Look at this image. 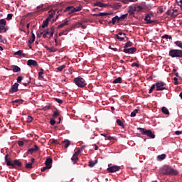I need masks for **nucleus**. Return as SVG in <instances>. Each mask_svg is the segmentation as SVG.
Segmentation results:
<instances>
[{
	"instance_id": "obj_1",
	"label": "nucleus",
	"mask_w": 182,
	"mask_h": 182,
	"mask_svg": "<svg viewBox=\"0 0 182 182\" xmlns=\"http://www.w3.org/2000/svg\"><path fill=\"white\" fill-rule=\"evenodd\" d=\"M159 173L161 176H177L178 172L171 166H169V165H164L159 169Z\"/></svg>"
},
{
	"instance_id": "obj_2",
	"label": "nucleus",
	"mask_w": 182,
	"mask_h": 182,
	"mask_svg": "<svg viewBox=\"0 0 182 182\" xmlns=\"http://www.w3.org/2000/svg\"><path fill=\"white\" fill-rule=\"evenodd\" d=\"M4 160L6 165L11 166L12 168H21L22 166V163L18 159H14V161H11L9 154L5 156Z\"/></svg>"
},
{
	"instance_id": "obj_3",
	"label": "nucleus",
	"mask_w": 182,
	"mask_h": 182,
	"mask_svg": "<svg viewBox=\"0 0 182 182\" xmlns=\"http://www.w3.org/2000/svg\"><path fill=\"white\" fill-rule=\"evenodd\" d=\"M137 130L139 131V132L144 136H146L151 139H154L156 135L154 134V133H153L152 131H151V129H146L144 128H137Z\"/></svg>"
},
{
	"instance_id": "obj_4",
	"label": "nucleus",
	"mask_w": 182,
	"mask_h": 182,
	"mask_svg": "<svg viewBox=\"0 0 182 182\" xmlns=\"http://www.w3.org/2000/svg\"><path fill=\"white\" fill-rule=\"evenodd\" d=\"M168 55L171 58H182V50L181 49H171V50H169Z\"/></svg>"
},
{
	"instance_id": "obj_5",
	"label": "nucleus",
	"mask_w": 182,
	"mask_h": 182,
	"mask_svg": "<svg viewBox=\"0 0 182 182\" xmlns=\"http://www.w3.org/2000/svg\"><path fill=\"white\" fill-rule=\"evenodd\" d=\"M74 83L79 87H85L87 86V82L81 77L74 78Z\"/></svg>"
},
{
	"instance_id": "obj_6",
	"label": "nucleus",
	"mask_w": 182,
	"mask_h": 182,
	"mask_svg": "<svg viewBox=\"0 0 182 182\" xmlns=\"http://www.w3.org/2000/svg\"><path fill=\"white\" fill-rule=\"evenodd\" d=\"M55 26H53L50 29L48 28L46 30H43V31L40 32V35H43L44 33H46V36H49L48 38H52L54 33H55Z\"/></svg>"
},
{
	"instance_id": "obj_7",
	"label": "nucleus",
	"mask_w": 182,
	"mask_h": 182,
	"mask_svg": "<svg viewBox=\"0 0 182 182\" xmlns=\"http://www.w3.org/2000/svg\"><path fill=\"white\" fill-rule=\"evenodd\" d=\"M62 12H68V15H71L73 13L75 12V7L74 6H68L65 9H60L58 11L57 18L58 16L61 14Z\"/></svg>"
},
{
	"instance_id": "obj_8",
	"label": "nucleus",
	"mask_w": 182,
	"mask_h": 182,
	"mask_svg": "<svg viewBox=\"0 0 182 182\" xmlns=\"http://www.w3.org/2000/svg\"><path fill=\"white\" fill-rule=\"evenodd\" d=\"M155 85L156 87V91H163V90H167L166 83L164 82L163 81H158L155 83Z\"/></svg>"
},
{
	"instance_id": "obj_9",
	"label": "nucleus",
	"mask_w": 182,
	"mask_h": 182,
	"mask_svg": "<svg viewBox=\"0 0 182 182\" xmlns=\"http://www.w3.org/2000/svg\"><path fill=\"white\" fill-rule=\"evenodd\" d=\"M152 17H154L153 14H147L144 18V21L146 22V23L147 24L156 23V20H151Z\"/></svg>"
},
{
	"instance_id": "obj_10",
	"label": "nucleus",
	"mask_w": 182,
	"mask_h": 182,
	"mask_svg": "<svg viewBox=\"0 0 182 182\" xmlns=\"http://www.w3.org/2000/svg\"><path fill=\"white\" fill-rule=\"evenodd\" d=\"M6 26V21L5 19H0V33H6L8 28Z\"/></svg>"
},
{
	"instance_id": "obj_11",
	"label": "nucleus",
	"mask_w": 182,
	"mask_h": 182,
	"mask_svg": "<svg viewBox=\"0 0 182 182\" xmlns=\"http://www.w3.org/2000/svg\"><path fill=\"white\" fill-rule=\"evenodd\" d=\"M120 169H121V166H117V165H114L113 166H109V168H107V171H109V173H114L119 171Z\"/></svg>"
},
{
	"instance_id": "obj_12",
	"label": "nucleus",
	"mask_w": 182,
	"mask_h": 182,
	"mask_svg": "<svg viewBox=\"0 0 182 182\" xmlns=\"http://www.w3.org/2000/svg\"><path fill=\"white\" fill-rule=\"evenodd\" d=\"M39 150V147L38 146H37L36 144L34 145L33 147H32L31 149H29L27 152H26V155H32L33 153L36 152V151Z\"/></svg>"
},
{
	"instance_id": "obj_13",
	"label": "nucleus",
	"mask_w": 182,
	"mask_h": 182,
	"mask_svg": "<svg viewBox=\"0 0 182 182\" xmlns=\"http://www.w3.org/2000/svg\"><path fill=\"white\" fill-rule=\"evenodd\" d=\"M52 163H53V159L50 156H48L46 161H45V165L48 168H52Z\"/></svg>"
},
{
	"instance_id": "obj_14",
	"label": "nucleus",
	"mask_w": 182,
	"mask_h": 182,
	"mask_svg": "<svg viewBox=\"0 0 182 182\" xmlns=\"http://www.w3.org/2000/svg\"><path fill=\"white\" fill-rule=\"evenodd\" d=\"M19 84L16 82L13 85V86L11 87V89H9V92L11 93H14V92H18V87Z\"/></svg>"
},
{
	"instance_id": "obj_15",
	"label": "nucleus",
	"mask_w": 182,
	"mask_h": 182,
	"mask_svg": "<svg viewBox=\"0 0 182 182\" xmlns=\"http://www.w3.org/2000/svg\"><path fill=\"white\" fill-rule=\"evenodd\" d=\"M137 48L135 47H132L130 48H124L123 51L125 53H134L135 52H136Z\"/></svg>"
},
{
	"instance_id": "obj_16",
	"label": "nucleus",
	"mask_w": 182,
	"mask_h": 182,
	"mask_svg": "<svg viewBox=\"0 0 182 182\" xmlns=\"http://www.w3.org/2000/svg\"><path fill=\"white\" fill-rule=\"evenodd\" d=\"M27 65L30 67H38V64L37 63V61L35 60H28L27 61Z\"/></svg>"
},
{
	"instance_id": "obj_17",
	"label": "nucleus",
	"mask_w": 182,
	"mask_h": 182,
	"mask_svg": "<svg viewBox=\"0 0 182 182\" xmlns=\"http://www.w3.org/2000/svg\"><path fill=\"white\" fill-rule=\"evenodd\" d=\"M125 33L119 32L117 35H116V38L120 41H123L125 38Z\"/></svg>"
},
{
	"instance_id": "obj_18",
	"label": "nucleus",
	"mask_w": 182,
	"mask_h": 182,
	"mask_svg": "<svg viewBox=\"0 0 182 182\" xmlns=\"http://www.w3.org/2000/svg\"><path fill=\"white\" fill-rule=\"evenodd\" d=\"M72 161L73 162V164H77V162L79 161L78 156L74 153L73 157L71 158Z\"/></svg>"
},
{
	"instance_id": "obj_19",
	"label": "nucleus",
	"mask_w": 182,
	"mask_h": 182,
	"mask_svg": "<svg viewBox=\"0 0 182 182\" xmlns=\"http://www.w3.org/2000/svg\"><path fill=\"white\" fill-rule=\"evenodd\" d=\"M112 13H106V12H102V13H99V14H94V16H109L112 15Z\"/></svg>"
},
{
	"instance_id": "obj_20",
	"label": "nucleus",
	"mask_w": 182,
	"mask_h": 182,
	"mask_svg": "<svg viewBox=\"0 0 182 182\" xmlns=\"http://www.w3.org/2000/svg\"><path fill=\"white\" fill-rule=\"evenodd\" d=\"M122 7L120 3H114L112 6V8L114 9V10H118L120 9Z\"/></svg>"
},
{
	"instance_id": "obj_21",
	"label": "nucleus",
	"mask_w": 182,
	"mask_h": 182,
	"mask_svg": "<svg viewBox=\"0 0 182 182\" xmlns=\"http://www.w3.org/2000/svg\"><path fill=\"white\" fill-rule=\"evenodd\" d=\"M117 21H118V22L119 21V16L117 15L114 18H112V21H109V23L115 24Z\"/></svg>"
},
{
	"instance_id": "obj_22",
	"label": "nucleus",
	"mask_w": 182,
	"mask_h": 182,
	"mask_svg": "<svg viewBox=\"0 0 182 182\" xmlns=\"http://www.w3.org/2000/svg\"><path fill=\"white\" fill-rule=\"evenodd\" d=\"M63 144H64V148L67 149L70 146L71 143L70 140L65 139L64 141H63Z\"/></svg>"
},
{
	"instance_id": "obj_23",
	"label": "nucleus",
	"mask_w": 182,
	"mask_h": 182,
	"mask_svg": "<svg viewBox=\"0 0 182 182\" xmlns=\"http://www.w3.org/2000/svg\"><path fill=\"white\" fill-rule=\"evenodd\" d=\"M11 68L13 69V73H18V72H21V70L20 67L18 65H12Z\"/></svg>"
},
{
	"instance_id": "obj_24",
	"label": "nucleus",
	"mask_w": 182,
	"mask_h": 182,
	"mask_svg": "<svg viewBox=\"0 0 182 182\" xmlns=\"http://www.w3.org/2000/svg\"><path fill=\"white\" fill-rule=\"evenodd\" d=\"M36 35L33 34V31H32V36L31 38H29L28 40V44H32L33 43V42L36 41Z\"/></svg>"
},
{
	"instance_id": "obj_25",
	"label": "nucleus",
	"mask_w": 182,
	"mask_h": 182,
	"mask_svg": "<svg viewBox=\"0 0 182 182\" xmlns=\"http://www.w3.org/2000/svg\"><path fill=\"white\" fill-rule=\"evenodd\" d=\"M69 23V21L68 20H65L64 21V22L60 25H58V26L57 27L58 29L59 28H62L64 26H66V25H68Z\"/></svg>"
},
{
	"instance_id": "obj_26",
	"label": "nucleus",
	"mask_w": 182,
	"mask_h": 182,
	"mask_svg": "<svg viewBox=\"0 0 182 182\" xmlns=\"http://www.w3.org/2000/svg\"><path fill=\"white\" fill-rule=\"evenodd\" d=\"M14 55H18V56H23V57H26V54L23 53L22 50H18V51L14 53Z\"/></svg>"
},
{
	"instance_id": "obj_27",
	"label": "nucleus",
	"mask_w": 182,
	"mask_h": 182,
	"mask_svg": "<svg viewBox=\"0 0 182 182\" xmlns=\"http://www.w3.org/2000/svg\"><path fill=\"white\" fill-rule=\"evenodd\" d=\"M95 6H100V7H106L107 5L105 4L102 3L101 1H98L94 4Z\"/></svg>"
},
{
	"instance_id": "obj_28",
	"label": "nucleus",
	"mask_w": 182,
	"mask_h": 182,
	"mask_svg": "<svg viewBox=\"0 0 182 182\" xmlns=\"http://www.w3.org/2000/svg\"><path fill=\"white\" fill-rule=\"evenodd\" d=\"M161 111L164 114H166V115L170 114V112L168 109L166 108V107H162Z\"/></svg>"
},
{
	"instance_id": "obj_29",
	"label": "nucleus",
	"mask_w": 182,
	"mask_h": 182,
	"mask_svg": "<svg viewBox=\"0 0 182 182\" xmlns=\"http://www.w3.org/2000/svg\"><path fill=\"white\" fill-rule=\"evenodd\" d=\"M48 23H49V21L48 18H46L45 21H43V24L41 27L43 28H46L48 26Z\"/></svg>"
},
{
	"instance_id": "obj_30",
	"label": "nucleus",
	"mask_w": 182,
	"mask_h": 182,
	"mask_svg": "<svg viewBox=\"0 0 182 182\" xmlns=\"http://www.w3.org/2000/svg\"><path fill=\"white\" fill-rule=\"evenodd\" d=\"M45 48L47 50H48L49 53H55L57 51V49L54 48H50L48 46H45Z\"/></svg>"
},
{
	"instance_id": "obj_31",
	"label": "nucleus",
	"mask_w": 182,
	"mask_h": 182,
	"mask_svg": "<svg viewBox=\"0 0 182 182\" xmlns=\"http://www.w3.org/2000/svg\"><path fill=\"white\" fill-rule=\"evenodd\" d=\"M120 83H122V77L115 78V80L113 81V84H120Z\"/></svg>"
},
{
	"instance_id": "obj_32",
	"label": "nucleus",
	"mask_w": 182,
	"mask_h": 182,
	"mask_svg": "<svg viewBox=\"0 0 182 182\" xmlns=\"http://www.w3.org/2000/svg\"><path fill=\"white\" fill-rule=\"evenodd\" d=\"M166 154L159 155L157 156V160L161 161L164 160L166 159Z\"/></svg>"
},
{
	"instance_id": "obj_33",
	"label": "nucleus",
	"mask_w": 182,
	"mask_h": 182,
	"mask_svg": "<svg viewBox=\"0 0 182 182\" xmlns=\"http://www.w3.org/2000/svg\"><path fill=\"white\" fill-rule=\"evenodd\" d=\"M136 11V9L133 8L132 6H129V13L130 15H134V12Z\"/></svg>"
},
{
	"instance_id": "obj_34",
	"label": "nucleus",
	"mask_w": 182,
	"mask_h": 182,
	"mask_svg": "<svg viewBox=\"0 0 182 182\" xmlns=\"http://www.w3.org/2000/svg\"><path fill=\"white\" fill-rule=\"evenodd\" d=\"M44 74V70L43 69H41L38 72V78L39 79H43V75Z\"/></svg>"
},
{
	"instance_id": "obj_35",
	"label": "nucleus",
	"mask_w": 182,
	"mask_h": 182,
	"mask_svg": "<svg viewBox=\"0 0 182 182\" xmlns=\"http://www.w3.org/2000/svg\"><path fill=\"white\" fill-rule=\"evenodd\" d=\"M174 44L179 47L181 49H182V41H174Z\"/></svg>"
},
{
	"instance_id": "obj_36",
	"label": "nucleus",
	"mask_w": 182,
	"mask_h": 182,
	"mask_svg": "<svg viewBox=\"0 0 182 182\" xmlns=\"http://www.w3.org/2000/svg\"><path fill=\"white\" fill-rule=\"evenodd\" d=\"M97 159H95V161H89V166L94 167L95 166V164H97Z\"/></svg>"
},
{
	"instance_id": "obj_37",
	"label": "nucleus",
	"mask_w": 182,
	"mask_h": 182,
	"mask_svg": "<svg viewBox=\"0 0 182 182\" xmlns=\"http://www.w3.org/2000/svg\"><path fill=\"white\" fill-rule=\"evenodd\" d=\"M161 38H162V39L173 40L172 36H169V35H167V34L164 35V36L161 37Z\"/></svg>"
},
{
	"instance_id": "obj_38",
	"label": "nucleus",
	"mask_w": 182,
	"mask_h": 182,
	"mask_svg": "<svg viewBox=\"0 0 182 182\" xmlns=\"http://www.w3.org/2000/svg\"><path fill=\"white\" fill-rule=\"evenodd\" d=\"M132 45H133V43H132L131 41H128L127 43H126L124 44V49H127L128 47L132 46Z\"/></svg>"
},
{
	"instance_id": "obj_39",
	"label": "nucleus",
	"mask_w": 182,
	"mask_h": 182,
	"mask_svg": "<svg viewBox=\"0 0 182 182\" xmlns=\"http://www.w3.org/2000/svg\"><path fill=\"white\" fill-rule=\"evenodd\" d=\"M138 111H139V109H136L133 112H132L131 114H130L131 117H135L136 114L138 113Z\"/></svg>"
},
{
	"instance_id": "obj_40",
	"label": "nucleus",
	"mask_w": 182,
	"mask_h": 182,
	"mask_svg": "<svg viewBox=\"0 0 182 182\" xmlns=\"http://www.w3.org/2000/svg\"><path fill=\"white\" fill-rule=\"evenodd\" d=\"M117 124L119 126L122 127L123 129H124L125 126L124 125V124H123V122H122V120L117 119Z\"/></svg>"
},
{
	"instance_id": "obj_41",
	"label": "nucleus",
	"mask_w": 182,
	"mask_h": 182,
	"mask_svg": "<svg viewBox=\"0 0 182 182\" xmlns=\"http://www.w3.org/2000/svg\"><path fill=\"white\" fill-rule=\"evenodd\" d=\"M59 115H60V112H58V111H53V119L58 118Z\"/></svg>"
},
{
	"instance_id": "obj_42",
	"label": "nucleus",
	"mask_w": 182,
	"mask_h": 182,
	"mask_svg": "<svg viewBox=\"0 0 182 182\" xmlns=\"http://www.w3.org/2000/svg\"><path fill=\"white\" fill-rule=\"evenodd\" d=\"M144 9V7L142 6H137L135 7V11L139 12Z\"/></svg>"
},
{
	"instance_id": "obj_43",
	"label": "nucleus",
	"mask_w": 182,
	"mask_h": 182,
	"mask_svg": "<svg viewBox=\"0 0 182 182\" xmlns=\"http://www.w3.org/2000/svg\"><path fill=\"white\" fill-rule=\"evenodd\" d=\"M23 102V100H15L14 101H12L13 104H22Z\"/></svg>"
},
{
	"instance_id": "obj_44",
	"label": "nucleus",
	"mask_w": 182,
	"mask_h": 182,
	"mask_svg": "<svg viewBox=\"0 0 182 182\" xmlns=\"http://www.w3.org/2000/svg\"><path fill=\"white\" fill-rule=\"evenodd\" d=\"M65 68H66V65H63L58 66L57 70H58V72H62V70L63 69H65Z\"/></svg>"
},
{
	"instance_id": "obj_45",
	"label": "nucleus",
	"mask_w": 182,
	"mask_h": 182,
	"mask_svg": "<svg viewBox=\"0 0 182 182\" xmlns=\"http://www.w3.org/2000/svg\"><path fill=\"white\" fill-rule=\"evenodd\" d=\"M127 16V14L122 15L120 17H119V21H124V19H125Z\"/></svg>"
},
{
	"instance_id": "obj_46",
	"label": "nucleus",
	"mask_w": 182,
	"mask_h": 182,
	"mask_svg": "<svg viewBox=\"0 0 182 182\" xmlns=\"http://www.w3.org/2000/svg\"><path fill=\"white\" fill-rule=\"evenodd\" d=\"M82 9V6L81 5H79L77 8L74 7L75 12L80 11Z\"/></svg>"
},
{
	"instance_id": "obj_47",
	"label": "nucleus",
	"mask_w": 182,
	"mask_h": 182,
	"mask_svg": "<svg viewBox=\"0 0 182 182\" xmlns=\"http://www.w3.org/2000/svg\"><path fill=\"white\" fill-rule=\"evenodd\" d=\"M43 6H44L43 4H42V5H41V6H37V9H38V10H41V11H45L46 9L43 8Z\"/></svg>"
},
{
	"instance_id": "obj_48",
	"label": "nucleus",
	"mask_w": 182,
	"mask_h": 182,
	"mask_svg": "<svg viewBox=\"0 0 182 182\" xmlns=\"http://www.w3.org/2000/svg\"><path fill=\"white\" fill-rule=\"evenodd\" d=\"M55 11H53V13H51L49 14L48 18H47L48 19V21H50V19L55 16Z\"/></svg>"
},
{
	"instance_id": "obj_49",
	"label": "nucleus",
	"mask_w": 182,
	"mask_h": 182,
	"mask_svg": "<svg viewBox=\"0 0 182 182\" xmlns=\"http://www.w3.org/2000/svg\"><path fill=\"white\" fill-rule=\"evenodd\" d=\"M176 2L178 4V6H180L181 9L182 10V0H176Z\"/></svg>"
},
{
	"instance_id": "obj_50",
	"label": "nucleus",
	"mask_w": 182,
	"mask_h": 182,
	"mask_svg": "<svg viewBox=\"0 0 182 182\" xmlns=\"http://www.w3.org/2000/svg\"><path fill=\"white\" fill-rule=\"evenodd\" d=\"M26 168H33V164H32V163H26Z\"/></svg>"
},
{
	"instance_id": "obj_51",
	"label": "nucleus",
	"mask_w": 182,
	"mask_h": 182,
	"mask_svg": "<svg viewBox=\"0 0 182 182\" xmlns=\"http://www.w3.org/2000/svg\"><path fill=\"white\" fill-rule=\"evenodd\" d=\"M33 119V118L31 116H28L27 117L26 122H27V123H32Z\"/></svg>"
},
{
	"instance_id": "obj_52",
	"label": "nucleus",
	"mask_w": 182,
	"mask_h": 182,
	"mask_svg": "<svg viewBox=\"0 0 182 182\" xmlns=\"http://www.w3.org/2000/svg\"><path fill=\"white\" fill-rule=\"evenodd\" d=\"M14 16V14H9L8 16H7V21H11V19H12V17Z\"/></svg>"
},
{
	"instance_id": "obj_53",
	"label": "nucleus",
	"mask_w": 182,
	"mask_h": 182,
	"mask_svg": "<svg viewBox=\"0 0 182 182\" xmlns=\"http://www.w3.org/2000/svg\"><path fill=\"white\" fill-rule=\"evenodd\" d=\"M23 79V77L22 76H18L17 78V82L18 84H21V80Z\"/></svg>"
},
{
	"instance_id": "obj_54",
	"label": "nucleus",
	"mask_w": 182,
	"mask_h": 182,
	"mask_svg": "<svg viewBox=\"0 0 182 182\" xmlns=\"http://www.w3.org/2000/svg\"><path fill=\"white\" fill-rule=\"evenodd\" d=\"M54 100L59 104H62L63 102V101L59 98H55Z\"/></svg>"
},
{
	"instance_id": "obj_55",
	"label": "nucleus",
	"mask_w": 182,
	"mask_h": 182,
	"mask_svg": "<svg viewBox=\"0 0 182 182\" xmlns=\"http://www.w3.org/2000/svg\"><path fill=\"white\" fill-rule=\"evenodd\" d=\"M49 169H50V168H48V167L47 166V165H46L45 167H43V168H41V172H44V171H46V170H49Z\"/></svg>"
},
{
	"instance_id": "obj_56",
	"label": "nucleus",
	"mask_w": 182,
	"mask_h": 182,
	"mask_svg": "<svg viewBox=\"0 0 182 182\" xmlns=\"http://www.w3.org/2000/svg\"><path fill=\"white\" fill-rule=\"evenodd\" d=\"M18 146L23 147V144H24V141H18Z\"/></svg>"
},
{
	"instance_id": "obj_57",
	"label": "nucleus",
	"mask_w": 182,
	"mask_h": 182,
	"mask_svg": "<svg viewBox=\"0 0 182 182\" xmlns=\"http://www.w3.org/2000/svg\"><path fill=\"white\" fill-rule=\"evenodd\" d=\"M173 80H174V85H177L179 84V82L178 81V78L176 77H174Z\"/></svg>"
},
{
	"instance_id": "obj_58",
	"label": "nucleus",
	"mask_w": 182,
	"mask_h": 182,
	"mask_svg": "<svg viewBox=\"0 0 182 182\" xmlns=\"http://www.w3.org/2000/svg\"><path fill=\"white\" fill-rule=\"evenodd\" d=\"M50 124L52 126H54L56 124V121L55 119H51V120H50Z\"/></svg>"
},
{
	"instance_id": "obj_59",
	"label": "nucleus",
	"mask_w": 182,
	"mask_h": 182,
	"mask_svg": "<svg viewBox=\"0 0 182 182\" xmlns=\"http://www.w3.org/2000/svg\"><path fill=\"white\" fill-rule=\"evenodd\" d=\"M106 139H108L109 141H112V139H114V137H112L110 135L106 136Z\"/></svg>"
},
{
	"instance_id": "obj_60",
	"label": "nucleus",
	"mask_w": 182,
	"mask_h": 182,
	"mask_svg": "<svg viewBox=\"0 0 182 182\" xmlns=\"http://www.w3.org/2000/svg\"><path fill=\"white\" fill-rule=\"evenodd\" d=\"M78 26L80 27H82L83 29H85L87 28V26L85 25L82 24V23H79Z\"/></svg>"
},
{
	"instance_id": "obj_61",
	"label": "nucleus",
	"mask_w": 182,
	"mask_h": 182,
	"mask_svg": "<svg viewBox=\"0 0 182 182\" xmlns=\"http://www.w3.org/2000/svg\"><path fill=\"white\" fill-rule=\"evenodd\" d=\"M132 67L134 68V67H136V68H139V65L136 63H133L132 64Z\"/></svg>"
},
{
	"instance_id": "obj_62",
	"label": "nucleus",
	"mask_w": 182,
	"mask_h": 182,
	"mask_svg": "<svg viewBox=\"0 0 182 182\" xmlns=\"http://www.w3.org/2000/svg\"><path fill=\"white\" fill-rule=\"evenodd\" d=\"M82 153V150L81 149H78L77 151H75V154L78 156V155Z\"/></svg>"
},
{
	"instance_id": "obj_63",
	"label": "nucleus",
	"mask_w": 182,
	"mask_h": 182,
	"mask_svg": "<svg viewBox=\"0 0 182 182\" xmlns=\"http://www.w3.org/2000/svg\"><path fill=\"white\" fill-rule=\"evenodd\" d=\"M0 42H1L2 43H6V40H2V36L0 35Z\"/></svg>"
},
{
	"instance_id": "obj_64",
	"label": "nucleus",
	"mask_w": 182,
	"mask_h": 182,
	"mask_svg": "<svg viewBox=\"0 0 182 182\" xmlns=\"http://www.w3.org/2000/svg\"><path fill=\"white\" fill-rule=\"evenodd\" d=\"M52 144H58V140L56 139H53L52 141H51Z\"/></svg>"
}]
</instances>
